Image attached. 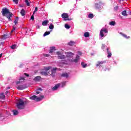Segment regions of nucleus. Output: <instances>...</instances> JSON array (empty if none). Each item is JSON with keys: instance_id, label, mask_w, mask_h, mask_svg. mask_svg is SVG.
I'll list each match as a JSON object with an SVG mask.
<instances>
[{"instance_id": "obj_59", "label": "nucleus", "mask_w": 131, "mask_h": 131, "mask_svg": "<svg viewBox=\"0 0 131 131\" xmlns=\"http://www.w3.org/2000/svg\"><path fill=\"white\" fill-rule=\"evenodd\" d=\"M0 116H1V112H0Z\"/></svg>"}, {"instance_id": "obj_11", "label": "nucleus", "mask_w": 131, "mask_h": 131, "mask_svg": "<svg viewBox=\"0 0 131 131\" xmlns=\"http://www.w3.org/2000/svg\"><path fill=\"white\" fill-rule=\"evenodd\" d=\"M74 53L73 52H67V57L69 58V57H73V55H74Z\"/></svg>"}, {"instance_id": "obj_6", "label": "nucleus", "mask_w": 131, "mask_h": 131, "mask_svg": "<svg viewBox=\"0 0 131 131\" xmlns=\"http://www.w3.org/2000/svg\"><path fill=\"white\" fill-rule=\"evenodd\" d=\"M45 98V96L43 95H41L40 97H36L35 100L36 102H39L40 101L42 100V99Z\"/></svg>"}, {"instance_id": "obj_55", "label": "nucleus", "mask_w": 131, "mask_h": 131, "mask_svg": "<svg viewBox=\"0 0 131 131\" xmlns=\"http://www.w3.org/2000/svg\"><path fill=\"white\" fill-rule=\"evenodd\" d=\"M15 28L14 27H13V30H14V31H15Z\"/></svg>"}, {"instance_id": "obj_43", "label": "nucleus", "mask_w": 131, "mask_h": 131, "mask_svg": "<svg viewBox=\"0 0 131 131\" xmlns=\"http://www.w3.org/2000/svg\"><path fill=\"white\" fill-rule=\"evenodd\" d=\"M43 55L46 57H50V55L49 54H43Z\"/></svg>"}, {"instance_id": "obj_8", "label": "nucleus", "mask_w": 131, "mask_h": 131, "mask_svg": "<svg viewBox=\"0 0 131 131\" xmlns=\"http://www.w3.org/2000/svg\"><path fill=\"white\" fill-rule=\"evenodd\" d=\"M16 88L19 91L24 90L26 89V88L23 85H20L18 86Z\"/></svg>"}, {"instance_id": "obj_10", "label": "nucleus", "mask_w": 131, "mask_h": 131, "mask_svg": "<svg viewBox=\"0 0 131 131\" xmlns=\"http://www.w3.org/2000/svg\"><path fill=\"white\" fill-rule=\"evenodd\" d=\"M60 86V83H58L56 85H55L52 89V90H53V91H56L57 90V89H58V88H59V86Z\"/></svg>"}, {"instance_id": "obj_33", "label": "nucleus", "mask_w": 131, "mask_h": 131, "mask_svg": "<svg viewBox=\"0 0 131 131\" xmlns=\"http://www.w3.org/2000/svg\"><path fill=\"white\" fill-rule=\"evenodd\" d=\"M66 83H67L66 81L61 82V87L63 88L64 86H65L66 85Z\"/></svg>"}, {"instance_id": "obj_56", "label": "nucleus", "mask_w": 131, "mask_h": 131, "mask_svg": "<svg viewBox=\"0 0 131 131\" xmlns=\"http://www.w3.org/2000/svg\"><path fill=\"white\" fill-rule=\"evenodd\" d=\"M66 20H70V19H66Z\"/></svg>"}, {"instance_id": "obj_51", "label": "nucleus", "mask_w": 131, "mask_h": 131, "mask_svg": "<svg viewBox=\"0 0 131 131\" xmlns=\"http://www.w3.org/2000/svg\"><path fill=\"white\" fill-rule=\"evenodd\" d=\"M36 93L37 94H40V92L36 91Z\"/></svg>"}, {"instance_id": "obj_37", "label": "nucleus", "mask_w": 131, "mask_h": 131, "mask_svg": "<svg viewBox=\"0 0 131 131\" xmlns=\"http://www.w3.org/2000/svg\"><path fill=\"white\" fill-rule=\"evenodd\" d=\"M25 80V77H20V78H19V80L20 81H24V80Z\"/></svg>"}, {"instance_id": "obj_4", "label": "nucleus", "mask_w": 131, "mask_h": 131, "mask_svg": "<svg viewBox=\"0 0 131 131\" xmlns=\"http://www.w3.org/2000/svg\"><path fill=\"white\" fill-rule=\"evenodd\" d=\"M56 70H57V68H54L51 70V73L49 72L48 74H49L50 75H51L52 77H55V74L56 73Z\"/></svg>"}, {"instance_id": "obj_45", "label": "nucleus", "mask_w": 131, "mask_h": 131, "mask_svg": "<svg viewBox=\"0 0 131 131\" xmlns=\"http://www.w3.org/2000/svg\"><path fill=\"white\" fill-rule=\"evenodd\" d=\"M57 55H58V56L62 55H61V53L59 51H58L57 52Z\"/></svg>"}, {"instance_id": "obj_52", "label": "nucleus", "mask_w": 131, "mask_h": 131, "mask_svg": "<svg viewBox=\"0 0 131 131\" xmlns=\"http://www.w3.org/2000/svg\"><path fill=\"white\" fill-rule=\"evenodd\" d=\"M9 93V92L6 91V92H5V94H6V95H7Z\"/></svg>"}, {"instance_id": "obj_3", "label": "nucleus", "mask_w": 131, "mask_h": 131, "mask_svg": "<svg viewBox=\"0 0 131 131\" xmlns=\"http://www.w3.org/2000/svg\"><path fill=\"white\" fill-rule=\"evenodd\" d=\"M51 69H52V67H47V68H45V70H46V72L41 71L40 72V74L42 75H45V76L48 75V73H49V70H50Z\"/></svg>"}, {"instance_id": "obj_21", "label": "nucleus", "mask_w": 131, "mask_h": 131, "mask_svg": "<svg viewBox=\"0 0 131 131\" xmlns=\"http://www.w3.org/2000/svg\"><path fill=\"white\" fill-rule=\"evenodd\" d=\"M95 7H96V9L97 10H100L101 9V5H99L98 4H95Z\"/></svg>"}, {"instance_id": "obj_41", "label": "nucleus", "mask_w": 131, "mask_h": 131, "mask_svg": "<svg viewBox=\"0 0 131 131\" xmlns=\"http://www.w3.org/2000/svg\"><path fill=\"white\" fill-rule=\"evenodd\" d=\"M30 19H31L32 21H34V14H33V15L31 16Z\"/></svg>"}, {"instance_id": "obj_40", "label": "nucleus", "mask_w": 131, "mask_h": 131, "mask_svg": "<svg viewBox=\"0 0 131 131\" xmlns=\"http://www.w3.org/2000/svg\"><path fill=\"white\" fill-rule=\"evenodd\" d=\"M78 59H77L75 58V59H74V60H72L71 61L76 63L78 62Z\"/></svg>"}, {"instance_id": "obj_26", "label": "nucleus", "mask_w": 131, "mask_h": 131, "mask_svg": "<svg viewBox=\"0 0 131 131\" xmlns=\"http://www.w3.org/2000/svg\"><path fill=\"white\" fill-rule=\"evenodd\" d=\"M65 58V56L63 55H61L58 56V59H60L61 60H63Z\"/></svg>"}, {"instance_id": "obj_31", "label": "nucleus", "mask_w": 131, "mask_h": 131, "mask_svg": "<svg viewBox=\"0 0 131 131\" xmlns=\"http://www.w3.org/2000/svg\"><path fill=\"white\" fill-rule=\"evenodd\" d=\"M50 34V32H46L44 33L43 36L44 37H45V36H46L49 35Z\"/></svg>"}, {"instance_id": "obj_12", "label": "nucleus", "mask_w": 131, "mask_h": 131, "mask_svg": "<svg viewBox=\"0 0 131 131\" xmlns=\"http://www.w3.org/2000/svg\"><path fill=\"white\" fill-rule=\"evenodd\" d=\"M105 62H106V61H97V63L96 64V67H98L99 66L102 65V64H103Z\"/></svg>"}, {"instance_id": "obj_38", "label": "nucleus", "mask_w": 131, "mask_h": 131, "mask_svg": "<svg viewBox=\"0 0 131 131\" xmlns=\"http://www.w3.org/2000/svg\"><path fill=\"white\" fill-rule=\"evenodd\" d=\"M38 11V8L37 7H35V10H34L33 11V15H34L36 13V12H37Z\"/></svg>"}, {"instance_id": "obj_27", "label": "nucleus", "mask_w": 131, "mask_h": 131, "mask_svg": "<svg viewBox=\"0 0 131 131\" xmlns=\"http://www.w3.org/2000/svg\"><path fill=\"white\" fill-rule=\"evenodd\" d=\"M37 96L36 95H33L32 97H30V100H36Z\"/></svg>"}, {"instance_id": "obj_54", "label": "nucleus", "mask_w": 131, "mask_h": 131, "mask_svg": "<svg viewBox=\"0 0 131 131\" xmlns=\"http://www.w3.org/2000/svg\"><path fill=\"white\" fill-rule=\"evenodd\" d=\"M14 31V30H12L11 31V33H13Z\"/></svg>"}, {"instance_id": "obj_14", "label": "nucleus", "mask_w": 131, "mask_h": 131, "mask_svg": "<svg viewBox=\"0 0 131 131\" xmlns=\"http://www.w3.org/2000/svg\"><path fill=\"white\" fill-rule=\"evenodd\" d=\"M75 41H70L68 43V46H74L75 45Z\"/></svg>"}, {"instance_id": "obj_58", "label": "nucleus", "mask_w": 131, "mask_h": 131, "mask_svg": "<svg viewBox=\"0 0 131 131\" xmlns=\"http://www.w3.org/2000/svg\"><path fill=\"white\" fill-rule=\"evenodd\" d=\"M116 9H117V7H116Z\"/></svg>"}, {"instance_id": "obj_2", "label": "nucleus", "mask_w": 131, "mask_h": 131, "mask_svg": "<svg viewBox=\"0 0 131 131\" xmlns=\"http://www.w3.org/2000/svg\"><path fill=\"white\" fill-rule=\"evenodd\" d=\"M26 103H27L26 101H24L21 99H19L17 103H16V106L18 110H24L25 109V104H26Z\"/></svg>"}, {"instance_id": "obj_35", "label": "nucleus", "mask_w": 131, "mask_h": 131, "mask_svg": "<svg viewBox=\"0 0 131 131\" xmlns=\"http://www.w3.org/2000/svg\"><path fill=\"white\" fill-rule=\"evenodd\" d=\"M16 47H17V45H13L11 48L12 49H16Z\"/></svg>"}, {"instance_id": "obj_53", "label": "nucleus", "mask_w": 131, "mask_h": 131, "mask_svg": "<svg viewBox=\"0 0 131 131\" xmlns=\"http://www.w3.org/2000/svg\"><path fill=\"white\" fill-rule=\"evenodd\" d=\"M2 56H3V54H0V58H1Z\"/></svg>"}, {"instance_id": "obj_44", "label": "nucleus", "mask_w": 131, "mask_h": 131, "mask_svg": "<svg viewBox=\"0 0 131 131\" xmlns=\"http://www.w3.org/2000/svg\"><path fill=\"white\" fill-rule=\"evenodd\" d=\"M22 82H23V81L19 80V81H18L17 82H16V84H20Z\"/></svg>"}, {"instance_id": "obj_28", "label": "nucleus", "mask_w": 131, "mask_h": 131, "mask_svg": "<svg viewBox=\"0 0 131 131\" xmlns=\"http://www.w3.org/2000/svg\"><path fill=\"white\" fill-rule=\"evenodd\" d=\"M90 36L89 32H86L84 34V36L85 37H89Z\"/></svg>"}, {"instance_id": "obj_9", "label": "nucleus", "mask_w": 131, "mask_h": 131, "mask_svg": "<svg viewBox=\"0 0 131 131\" xmlns=\"http://www.w3.org/2000/svg\"><path fill=\"white\" fill-rule=\"evenodd\" d=\"M106 52L107 53V58H111L112 54V52H110L108 48H107Z\"/></svg>"}, {"instance_id": "obj_49", "label": "nucleus", "mask_w": 131, "mask_h": 131, "mask_svg": "<svg viewBox=\"0 0 131 131\" xmlns=\"http://www.w3.org/2000/svg\"><path fill=\"white\" fill-rule=\"evenodd\" d=\"M37 91H42V89H41V88H38V89L37 90Z\"/></svg>"}, {"instance_id": "obj_20", "label": "nucleus", "mask_w": 131, "mask_h": 131, "mask_svg": "<svg viewBox=\"0 0 131 131\" xmlns=\"http://www.w3.org/2000/svg\"><path fill=\"white\" fill-rule=\"evenodd\" d=\"M48 23H49V21L46 20H44V21H42V25L43 26H47L48 24Z\"/></svg>"}, {"instance_id": "obj_34", "label": "nucleus", "mask_w": 131, "mask_h": 131, "mask_svg": "<svg viewBox=\"0 0 131 131\" xmlns=\"http://www.w3.org/2000/svg\"><path fill=\"white\" fill-rule=\"evenodd\" d=\"M18 17H16V19H15L14 23L15 25H17L18 24Z\"/></svg>"}, {"instance_id": "obj_29", "label": "nucleus", "mask_w": 131, "mask_h": 131, "mask_svg": "<svg viewBox=\"0 0 131 131\" xmlns=\"http://www.w3.org/2000/svg\"><path fill=\"white\" fill-rule=\"evenodd\" d=\"M81 66H82V67L83 68H85V67H87V64H85V63H84V62H81Z\"/></svg>"}, {"instance_id": "obj_22", "label": "nucleus", "mask_w": 131, "mask_h": 131, "mask_svg": "<svg viewBox=\"0 0 131 131\" xmlns=\"http://www.w3.org/2000/svg\"><path fill=\"white\" fill-rule=\"evenodd\" d=\"M122 15L124 16H127V14L126 12V10H124L123 11H122L121 12Z\"/></svg>"}, {"instance_id": "obj_16", "label": "nucleus", "mask_w": 131, "mask_h": 131, "mask_svg": "<svg viewBox=\"0 0 131 131\" xmlns=\"http://www.w3.org/2000/svg\"><path fill=\"white\" fill-rule=\"evenodd\" d=\"M41 77L37 76V77H35V78H34L33 80L36 82H37V81H39L40 80H41Z\"/></svg>"}, {"instance_id": "obj_13", "label": "nucleus", "mask_w": 131, "mask_h": 131, "mask_svg": "<svg viewBox=\"0 0 131 131\" xmlns=\"http://www.w3.org/2000/svg\"><path fill=\"white\" fill-rule=\"evenodd\" d=\"M120 34L122 35V36H123L124 37H125V38L128 39H130V36H127V35H126L125 34H123L122 32H120Z\"/></svg>"}, {"instance_id": "obj_23", "label": "nucleus", "mask_w": 131, "mask_h": 131, "mask_svg": "<svg viewBox=\"0 0 131 131\" xmlns=\"http://www.w3.org/2000/svg\"><path fill=\"white\" fill-rule=\"evenodd\" d=\"M6 98V96L5 95H4V94H2L0 95V99L1 100H4Z\"/></svg>"}, {"instance_id": "obj_32", "label": "nucleus", "mask_w": 131, "mask_h": 131, "mask_svg": "<svg viewBox=\"0 0 131 131\" xmlns=\"http://www.w3.org/2000/svg\"><path fill=\"white\" fill-rule=\"evenodd\" d=\"M110 25L111 26H115L116 25V22L114 21H112L110 23Z\"/></svg>"}, {"instance_id": "obj_36", "label": "nucleus", "mask_w": 131, "mask_h": 131, "mask_svg": "<svg viewBox=\"0 0 131 131\" xmlns=\"http://www.w3.org/2000/svg\"><path fill=\"white\" fill-rule=\"evenodd\" d=\"M64 27L67 29H69L71 28V26L68 24H65Z\"/></svg>"}, {"instance_id": "obj_7", "label": "nucleus", "mask_w": 131, "mask_h": 131, "mask_svg": "<svg viewBox=\"0 0 131 131\" xmlns=\"http://www.w3.org/2000/svg\"><path fill=\"white\" fill-rule=\"evenodd\" d=\"M61 17L63 19H67L69 17L68 13H64L61 14Z\"/></svg>"}, {"instance_id": "obj_24", "label": "nucleus", "mask_w": 131, "mask_h": 131, "mask_svg": "<svg viewBox=\"0 0 131 131\" xmlns=\"http://www.w3.org/2000/svg\"><path fill=\"white\" fill-rule=\"evenodd\" d=\"M25 3L28 7L30 6V2L29 0H25Z\"/></svg>"}, {"instance_id": "obj_47", "label": "nucleus", "mask_w": 131, "mask_h": 131, "mask_svg": "<svg viewBox=\"0 0 131 131\" xmlns=\"http://www.w3.org/2000/svg\"><path fill=\"white\" fill-rule=\"evenodd\" d=\"M24 75H25L27 77H29V75L28 74H27V73H24Z\"/></svg>"}, {"instance_id": "obj_42", "label": "nucleus", "mask_w": 131, "mask_h": 131, "mask_svg": "<svg viewBox=\"0 0 131 131\" xmlns=\"http://www.w3.org/2000/svg\"><path fill=\"white\" fill-rule=\"evenodd\" d=\"M13 2L15 3V4H17L18 3V0H12Z\"/></svg>"}, {"instance_id": "obj_19", "label": "nucleus", "mask_w": 131, "mask_h": 131, "mask_svg": "<svg viewBox=\"0 0 131 131\" xmlns=\"http://www.w3.org/2000/svg\"><path fill=\"white\" fill-rule=\"evenodd\" d=\"M20 13L21 14V16H24L26 15V11L24 9H22L21 10V12H20Z\"/></svg>"}, {"instance_id": "obj_25", "label": "nucleus", "mask_w": 131, "mask_h": 131, "mask_svg": "<svg viewBox=\"0 0 131 131\" xmlns=\"http://www.w3.org/2000/svg\"><path fill=\"white\" fill-rule=\"evenodd\" d=\"M9 34H4V35H3V37H4V39H7L8 38H9Z\"/></svg>"}, {"instance_id": "obj_15", "label": "nucleus", "mask_w": 131, "mask_h": 131, "mask_svg": "<svg viewBox=\"0 0 131 131\" xmlns=\"http://www.w3.org/2000/svg\"><path fill=\"white\" fill-rule=\"evenodd\" d=\"M55 51H56L55 47H51L50 48V50L49 53L50 54H52L53 52H55Z\"/></svg>"}, {"instance_id": "obj_57", "label": "nucleus", "mask_w": 131, "mask_h": 131, "mask_svg": "<svg viewBox=\"0 0 131 131\" xmlns=\"http://www.w3.org/2000/svg\"><path fill=\"white\" fill-rule=\"evenodd\" d=\"M10 89V87H8V89Z\"/></svg>"}, {"instance_id": "obj_39", "label": "nucleus", "mask_w": 131, "mask_h": 131, "mask_svg": "<svg viewBox=\"0 0 131 131\" xmlns=\"http://www.w3.org/2000/svg\"><path fill=\"white\" fill-rule=\"evenodd\" d=\"M49 28H50V30L53 29H54V25L53 24H51L49 26Z\"/></svg>"}, {"instance_id": "obj_30", "label": "nucleus", "mask_w": 131, "mask_h": 131, "mask_svg": "<svg viewBox=\"0 0 131 131\" xmlns=\"http://www.w3.org/2000/svg\"><path fill=\"white\" fill-rule=\"evenodd\" d=\"M89 18L90 19H92L93 18H94V14L92 13H90L89 14Z\"/></svg>"}, {"instance_id": "obj_48", "label": "nucleus", "mask_w": 131, "mask_h": 131, "mask_svg": "<svg viewBox=\"0 0 131 131\" xmlns=\"http://www.w3.org/2000/svg\"><path fill=\"white\" fill-rule=\"evenodd\" d=\"M78 54L80 55H82V52H81L80 51H78Z\"/></svg>"}, {"instance_id": "obj_18", "label": "nucleus", "mask_w": 131, "mask_h": 131, "mask_svg": "<svg viewBox=\"0 0 131 131\" xmlns=\"http://www.w3.org/2000/svg\"><path fill=\"white\" fill-rule=\"evenodd\" d=\"M13 115L14 116H17L18 114V111L16 110H14L12 111Z\"/></svg>"}, {"instance_id": "obj_46", "label": "nucleus", "mask_w": 131, "mask_h": 131, "mask_svg": "<svg viewBox=\"0 0 131 131\" xmlns=\"http://www.w3.org/2000/svg\"><path fill=\"white\" fill-rule=\"evenodd\" d=\"M75 59H77V60H79V59H80V56H79V55H76V58Z\"/></svg>"}, {"instance_id": "obj_1", "label": "nucleus", "mask_w": 131, "mask_h": 131, "mask_svg": "<svg viewBox=\"0 0 131 131\" xmlns=\"http://www.w3.org/2000/svg\"><path fill=\"white\" fill-rule=\"evenodd\" d=\"M3 16H6L9 21H12L11 18L13 17V14L10 12L8 8H3L1 11Z\"/></svg>"}, {"instance_id": "obj_50", "label": "nucleus", "mask_w": 131, "mask_h": 131, "mask_svg": "<svg viewBox=\"0 0 131 131\" xmlns=\"http://www.w3.org/2000/svg\"><path fill=\"white\" fill-rule=\"evenodd\" d=\"M36 27H37V29H40V26H38V25H37V26H36Z\"/></svg>"}, {"instance_id": "obj_5", "label": "nucleus", "mask_w": 131, "mask_h": 131, "mask_svg": "<svg viewBox=\"0 0 131 131\" xmlns=\"http://www.w3.org/2000/svg\"><path fill=\"white\" fill-rule=\"evenodd\" d=\"M104 32L105 33H108V31L106 29H101L100 32V35L101 37H103L104 36Z\"/></svg>"}, {"instance_id": "obj_17", "label": "nucleus", "mask_w": 131, "mask_h": 131, "mask_svg": "<svg viewBox=\"0 0 131 131\" xmlns=\"http://www.w3.org/2000/svg\"><path fill=\"white\" fill-rule=\"evenodd\" d=\"M61 77L68 78L69 77V75L68 73H62L61 75Z\"/></svg>"}]
</instances>
